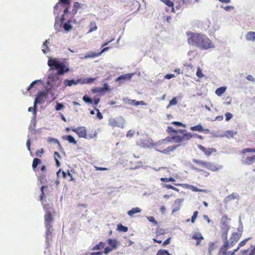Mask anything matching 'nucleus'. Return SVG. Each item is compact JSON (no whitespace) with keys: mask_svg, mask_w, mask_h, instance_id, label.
<instances>
[{"mask_svg":"<svg viewBox=\"0 0 255 255\" xmlns=\"http://www.w3.org/2000/svg\"><path fill=\"white\" fill-rule=\"evenodd\" d=\"M187 42L190 46L201 50H208L215 47L213 42L204 34L187 31Z\"/></svg>","mask_w":255,"mask_h":255,"instance_id":"f257e3e1","label":"nucleus"},{"mask_svg":"<svg viewBox=\"0 0 255 255\" xmlns=\"http://www.w3.org/2000/svg\"><path fill=\"white\" fill-rule=\"evenodd\" d=\"M71 6V0H59L53 8L54 15H55L54 28L60 31L61 25L65 21V15L69 12Z\"/></svg>","mask_w":255,"mask_h":255,"instance_id":"f03ea898","label":"nucleus"},{"mask_svg":"<svg viewBox=\"0 0 255 255\" xmlns=\"http://www.w3.org/2000/svg\"><path fill=\"white\" fill-rule=\"evenodd\" d=\"M47 65L50 70H55L57 75L62 76L68 73L70 69L65 63V60H60L56 58L49 57Z\"/></svg>","mask_w":255,"mask_h":255,"instance_id":"7ed1b4c3","label":"nucleus"},{"mask_svg":"<svg viewBox=\"0 0 255 255\" xmlns=\"http://www.w3.org/2000/svg\"><path fill=\"white\" fill-rule=\"evenodd\" d=\"M46 95L45 93L43 91H39L38 92L36 95L34 101V105L33 107V117L32 118V123L34 124V125H36V113H37V104H41L43 101V98L46 97Z\"/></svg>","mask_w":255,"mask_h":255,"instance_id":"20e7f679","label":"nucleus"},{"mask_svg":"<svg viewBox=\"0 0 255 255\" xmlns=\"http://www.w3.org/2000/svg\"><path fill=\"white\" fill-rule=\"evenodd\" d=\"M125 121L122 117H119L116 118H110L109 120V124L113 127H119L124 128Z\"/></svg>","mask_w":255,"mask_h":255,"instance_id":"39448f33","label":"nucleus"},{"mask_svg":"<svg viewBox=\"0 0 255 255\" xmlns=\"http://www.w3.org/2000/svg\"><path fill=\"white\" fill-rule=\"evenodd\" d=\"M241 236V234H238L237 233H232L229 241H228V248L233 247V246L239 240Z\"/></svg>","mask_w":255,"mask_h":255,"instance_id":"423d86ee","label":"nucleus"},{"mask_svg":"<svg viewBox=\"0 0 255 255\" xmlns=\"http://www.w3.org/2000/svg\"><path fill=\"white\" fill-rule=\"evenodd\" d=\"M72 130L78 134L79 137L86 138L88 137L87 130L84 127H79L77 128H73Z\"/></svg>","mask_w":255,"mask_h":255,"instance_id":"0eeeda50","label":"nucleus"},{"mask_svg":"<svg viewBox=\"0 0 255 255\" xmlns=\"http://www.w3.org/2000/svg\"><path fill=\"white\" fill-rule=\"evenodd\" d=\"M60 75L55 73H50L48 75L47 79V85H54L56 81L60 80Z\"/></svg>","mask_w":255,"mask_h":255,"instance_id":"6e6552de","label":"nucleus"},{"mask_svg":"<svg viewBox=\"0 0 255 255\" xmlns=\"http://www.w3.org/2000/svg\"><path fill=\"white\" fill-rule=\"evenodd\" d=\"M81 80L80 78H79L77 80H75L74 79H65L63 81L64 87L62 90H63L66 87H71L73 85H77L79 83H81Z\"/></svg>","mask_w":255,"mask_h":255,"instance_id":"1a4fd4ad","label":"nucleus"},{"mask_svg":"<svg viewBox=\"0 0 255 255\" xmlns=\"http://www.w3.org/2000/svg\"><path fill=\"white\" fill-rule=\"evenodd\" d=\"M205 168L212 171H217L223 169V166L215 163L207 162Z\"/></svg>","mask_w":255,"mask_h":255,"instance_id":"9d476101","label":"nucleus"},{"mask_svg":"<svg viewBox=\"0 0 255 255\" xmlns=\"http://www.w3.org/2000/svg\"><path fill=\"white\" fill-rule=\"evenodd\" d=\"M133 75V73H128L122 75L116 79V81L122 83L125 81L130 80Z\"/></svg>","mask_w":255,"mask_h":255,"instance_id":"9b49d317","label":"nucleus"},{"mask_svg":"<svg viewBox=\"0 0 255 255\" xmlns=\"http://www.w3.org/2000/svg\"><path fill=\"white\" fill-rule=\"evenodd\" d=\"M46 231V245L48 246L49 245V241L51 240L52 238V231H53L52 229V225H46L45 226Z\"/></svg>","mask_w":255,"mask_h":255,"instance_id":"f8f14e48","label":"nucleus"},{"mask_svg":"<svg viewBox=\"0 0 255 255\" xmlns=\"http://www.w3.org/2000/svg\"><path fill=\"white\" fill-rule=\"evenodd\" d=\"M230 220V219L226 216L224 215L221 218V230H229L230 229V227L228 225V223L227 222V220Z\"/></svg>","mask_w":255,"mask_h":255,"instance_id":"ddd939ff","label":"nucleus"},{"mask_svg":"<svg viewBox=\"0 0 255 255\" xmlns=\"http://www.w3.org/2000/svg\"><path fill=\"white\" fill-rule=\"evenodd\" d=\"M183 201V199H176L173 204V209L172 210V213L173 214L175 212L178 211L181 208V204Z\"/></svg>","mask_w":255,"mask_h":255,"instance_id":"4468645a","label":"nucleus"},{"mask_svg":"<svg viewBox=\"0 0 255 255\" xmlns=\"http://www.w3.org/2000/svg\"><path fill=\"white\" fill-rule=\"evenodd\" d=\"M71 22L72 20L71 19L68 20L66 22H63V23L61 25V26L62 25L64 30L66 32H69L73 28V26L71 24Z\"/></svg>","mask_w":255,"mask_h":255,"instance_id":"2eb2a0df","label":"nucleus"},{"mask_svg":"<svg viewBox=\"0 0 255 255\" xmlns=\"http://www.w3.org/2000/svg\"><path fill=\"white\" fill-rule=\"evenodd\" d=\"M192 238L193 239H194V240H196V246L199 245L201 240H202L204 239V238H203V236L202 235V234L201 233H197L194 234L192 236Z\"/></svg>","mask_w":255,"mask_h":255,"instance_id":"dca6fc26","label":"nucleus"},{"mask_svg":"<svg viewBox=\"0 0 255 255\" xmlns=\"http://www.w3.org/2000/svg\"><path fill=\"white\" fill-rule=\"evenodd\" d=\"M180 146V145H174L172 146H169L166 148L165 149L160 151L161 153H163L164 154H168L170 152L173 151L175 149H176L177 147H178Z\"/></svg>","mask_w":255,"mask_h":255,"instance_id":"f3484780","label":"nucleus"},{"mask_svg":"<svg viewBox=\"0 0 255 255\" xmlns=\"http://www.w3.org/2000/svg\"><path fill=\"white\" fill-rule=\"evenodd\" d=\"M62 138L64 140L68 141L70 143H73L74 144H77V141L75 140V138L71 135H63L62 136Z\"/></svg>","mask_w":255,"mask_h":255,"instance_id":"a211bd4d","label":"nucleus"},{"mask_svg":"<svg viewBox=\"0 0 255 255\" xmlns=\"http://www.w3.org/2000/svg\"><path fill=\"white\" fill-rule=\"evenodd\" d=\"M228 242L224 243V244L220 248V249L219 250V252L218 253V255H226L227 251L229 249L228 247Z\"/></svg>","mask_w":255,"mask_h":255,"instance_id":"6ab92c4d","label":"nucleus"},{"mask_svg":"<svg viewBox=\"0 0 255 255\" xmlns=\"http://www.w3.org/2000/svg\"><path fill=\"white\" fill-rule=\"evenodd\" d=\"M246 39L247 41H255V32L249 31L246 34Z\"/></svg>","mask_w":255,"mask_h":255,"instance_id":"aec40b11","label":"nucleus"},{"mask_svg":"<svg viewBox=\"0 0 255 255\" xmlns=\"http://www.w3.org/2000/svg\"><path fill=\"white\" fill-rule=\"evenodd\" d=\"M137 144L142 147L150 148L151 146V143L146 140H140L137 142Z\"/></svg>","mask_w":255,"mask_h":255,"instance_id":"412c9836","label":"nucleus"},{"mask_svg":"<svg viewBox=\"0 0 255 255\" xmlns=\"http://www.w3.org/2000/svg\"><path fill=\"white\" fill-rule=\"evenodd\" d=\"M82 4L78 2H74L72 10V16L74 17L77 12V10L81 7Z\"/></svg>","mask_w":255,"mask_h":255,"instance_id":"4be33fe9","label":"nucleus"},{"mask_svg":"<svg viewBox=\"0 0 255 255\" xmlns=\"http://www.w3.org/2000/svg\"><path fill=\"white\" fill-rule=\"evenodd\" d=\"M53 220V217L50 212L47 213L45 215V226L48 225H51L50 223Z\"/></svg>","mask_w":255,"mask_h":255,"instance_id":"5701e85b","label":"nucleus"},{"mask_svg":"<svg viewBox=\"0 0 255 255\" xmlns=\"http://www.w3.org/2000/svg\"><path fill=\"white\" fill-rule=\"evenodd\" d=\"M108 244L113 250L116 249L118 246V242L116 239H109L107 240Z\"/></svg>","mask_w":255,"mask_h":255,"instance_id":"b1692460","label":"nucleus"},{"mask_svg":"<svg viewBox=\"0 0 255 255\" xmlns=\"http://www.w3.org/2000/svg\"><path fill=\"white\" fill-rule=\"evenodd\" d=\"M198 147L204 153L207 155H210L212 153V149H210V148H206L203 146L198 144L197 145Z\"/></svg>","mask_w":255,"mask_h":255,"instance_id":"393cba45","label":"nucleus"},{"mask_svg":"<svg viewBox=\"0 0 255 255\" xmlns=\"http://www.w3.org/2000/svg\"><path fill=\"white\" fill-rule=\"evenodd\" d=\"M255 160V155L252 156H248L247 158L242 161V163L244 164L250 165Z\"/></svg>","mask_w":255,"mask_h":255,"instance_id":"a878e982","label":"nucleus"},{"mask_svg":"<svg viewBox=\"0 0 255 255\" xmlns=\"http://www.w3.org/2000/svg\"><path fill=\"white\" fill-rule=\"evenodd\" d=\"M141 211V209L138 207H135L132 208L131 210L128 212V216L132 217L134 214L140 213Z\"/></svg>","mask_w":255,"mask_h":255,"instance_id":"bb28decb","label":"nucleus"},{"mask_svg":"<svg viewBox=\"0 0 255 255\" xmlns=\"http://www.w3.org/2000/svg\"><path fill=\"white\" fill-rule=\"evenodd\" d=\"M175 185H177V186H183L184 187H186L187 188L190 189L193 191H194V192H198V191H199V189L197 188L196 187H195L193 185H189L187 184H177Z\"/></svg>","mask_w":255,"mask_h":255,"instance_id":"cd10ccee","label":"nucleus"},{"mask_svg":"<svg viewBox=\"0 0 255 255\" xmlns=\"http://www.w3.org/2000/svg\"><path fill=\"white\" fill-rule=\"evenodd\" d=\"M97 78H92L90 77L88 78H80L81 80V84H90L93 82L95 80H96Z\"/></svg>","mask_w":255,"mask_h":255,"instance_id":"c85d7f7f","label":"nucleus"},{"mask_svg":"<svg viewBox=\"0 0 255 255\" xmlns=\"http://www.w3.org/2000/svg\"><path fill=\"white\" fill-rule=\"evenodd\" d=\"M190 129L192 131H196L199 132L203 131L204 130L202 125L200 124L195 126L191 127Z\"/></svg>","mask_w":255,"mask_h":255,"instance_id":"c756f323","label":"nucleus"},{"mask_svg":"<svg viewBox=\"0 0 255 255\" xmlns=\"http://www.w3.org/2000/svg\"><path fill=\"white\" fill-rule=\"evenodd\" d=\"M226 90V87L222 86L217 88L215 91V93L218 96H221L224 94Z\"/></svg>","mask_w":255,"mask_h":255,"instance_id":"7c9ffc66","label":"nucleus"},{"mask_svg":"<svg viewBox=\"0 0 255 255\" xmlns=\"http://www.w3.org/2000/svg\"><path fill=\"white\" fill-rule=\"evenodd\" d=\"M49 43L48 40H46L45 42L43 43L42 45V52L44 54H47V52L49 51V49L48 48L47 46V44Z\"/></svg>","mask_w":255,"mask_h":255,"instance_id":"2f4dec72","label":"nucleus"},{"mask_svg":"<svg viewBox=\"0 0 255 255\" xmlns=\"http://www.w3.org/2000/svg\"><path fill=\"white\" fill-rule=\"evenodd\" d=\"M38 83H40L42 85L43 84V83L41 79L34 80L32 82L29 86L27 87V91L30 90L33 87H34V85Z\"/></svg>","mask_w":255,"mask_h":255,"instance_id":"473e14b6","label":"nucleus"},{"mask_svg":"<svg viewBox=\"0 0 255 255\" xmlns=\"http://www.w3.org/2000/svg\"><path fill=\"white\" fill-rule=\"evenodd\" d=\"M193 137V135L190 132H188L187 131L184 133L182 136L183 141L189 140L191 138Z\"/></svg>","mask_w":255,"mask_h":255,"instance_id":"72a5a7b5","label":"nucleus"},{"mask_svg":"<svg viewBox=\"0 0 255 255\" xmlns=\"http://www.w3.org/2000/svg\"><path fill=\"white\" fill-rule=\"evenodd\" d=\"M41 163V161L40 159L38 158H34L32 162V168L33 170H35V169L37 167L38 165L40 164Z\"/></svg>","mask_w":255,"mask_h":255,"instance_id":"f704fd0d","label":"nucleus"},{"mask_svg":"<svg viewBox=\"0 0 255 255\" xmlns=\"http://www.w3.org/2000/svg\"><path fill=\"white\" fill-rule=\"evenodd\" d=\"M217 248V247L215 246L214 243L210 242L209 244L208 248V254L209 255H212V251L215 250Z\"/></svg>","mask_w":255,"mask_h":255,"instance_id":"c9c22d12","label":"nucleus"},{"mask_svg":"<svg viewBox=\"0 0 255 255\" xmlns=\"http://www.w3.org/2000/svg\"><path fill=\"white\" fill-rule=\"evenodd\" d=\"M55 89V85H47L45 87V91H43L45 95L47 96L48 94H49L52 90Z\"/></svg>","mask_w":255,"mask_h":255,"instance_id":"e433bc0d","label":"nucleus"},{"mask_svg":"<svg viewBox=\"0 0 255 255\" xmlns=\"http://www.w3.org/2000/svg\"><path fill=\"white\" fill-rule=\"evenodd\" d=\"M229 230H222V238L224 241V243L228 242V233Z\"/></svg>","mask_w":255,"mask_h":255,"instance_id":"4c0bfd02","label":"nucleus"},{"mask_svg":"<svg viewBox=\"0 0 255 255\" xmlns=\"http://www.w3.org/2000/svg\"><path fill=\"white\" fill-rule=\"evenodd\" d=\"M193 161L194 162L198 164V165H200L201 166H202L203 167H205V168L207 163V161H205L203 160H198V159H193Z\"/></svg>","mask_w":255,"mask_h":255,"instance_id":"58836bf2","label":"nucleus"},{"mask_svg":"<svg viewBox=\"0 0 255 255\" xmlns=\"http://www.w3.org/2000/svg\"><path fill=\"white\" fill-rule=\"evenodd\" d=\"M117 230L120 232H126L128 231V228L122 224H119L117 225Z\"/></svg>","mask_w":255,"mask_h":255,"instance_id":"ea45409f","label":"nucleus"},{"mask_svg":"<svg viewBox=\"0 0 255 255\" xmlns=\"http://www.w3.org/2000/svg\"><path fill=\"white\" fill-rule=\"evenodd\" d=\"M171 138L175 142L178 143L183 141L182 136L178 135H172Z\"/></svg>","mask_w":255,"mask_h":255,"instance_id":"a19ab883","label":"nucleus"},{"mask_svg":"<svg viewBox=\"0 0 255 255\" xmlns=\"http://www.w3.org/2000/svg\"><path fill=\"white\" fill-rule=\"evenodd\" d=\"M100 55V53H89L85 55L84 58H95L96 57L99 56Z\"/></svg>","mask_w":255,"mask_h":255,"instance_id":"79ce46f5","label":"nucleus"},{"mask_svg":"<svg viewBox=\"0 0 255 255\" xmlns=\"http://www.w3.org/2000/svg\"><path fill=\"white\" fill-rule=\"evenodd\" d=\"M90 28L88 31L87 33H90L92 32L93 31L96 30L97 29V26L95 22H93L90 23Z\"/></svg>","mask_w":255,"mask_h":255,"instance_id":"37998d69","label":"nucleus"},{"mask_svg":"<svg viewBox=\"0 0 255 255\" xmlns=\"http://www.w3.org/2000/svg\"><path fill=\"white\" fill-rule=\"evenodd\" d=\"M38 181L40 182L41 184H44L47 181L45 175L43 174H41L40 176H38Z\"/></svg>","mask_w":255,"mask_h":255,"instance_id":"c03bdc74","label":"nucleus"},{"mask_svg":"<svg viewBox=\"0 0 255 255\" xmlns=\"http://www.w3.org/2000/svg\"><path fill=\"white\" fill-rule=\"evenodd\" d=\"M156 255H171L166 250H159L157 251Z\"/></svg>","mask_w":255,"mask_h":255,"instance_id":"a18cd8bd","label":"nucleus"},{"mask_svg":"<svg viewBox=\"0 0 255 255\" xmlns=\"http://www.w3.org/2000/svg\"><path fill=\"white\" fill-rule=\"evenodd\" d=\"M236 134H237V132H236V131L234 132L232 130H227L225 133V136L226 137H227V138H229L230 137H233L234 135Z\"/></svg>","mask_w":255,"mask_h":255,"instance_id":"49530a36","label":"nucleus"},{"mask_svg":"<svg viewBox=\"0 0 255 255\" xmlns=\"http://www.w3.org/2000/svg\"><path fill=\"white\" fill-rule=\"evenodd\" d=\"M83 100L87 104H91L92 99L87 95H85L83 97Z\"/></svg>","mask_w":255,"mask_h":255,"instance_id":"de8ad7c7","label":"nucleus"},{"mask_svg":"<svg viewBox=\"0 0 255 255\" xmlns=\"http://www.w3.org/2000/svg\"><path fill=\"white\" fill-rule=\"evenodd\" d=\"M104 243L103 242H100L99 244H97L92 249L93 250H98L104 248Z\"/></svg>","mask_w":255,"mask_h":255,"instance_id":"09e8293b","label":"nucleus"},{"mask_svg":"<svg viewBox=\"0 0 255 255\" xmlns=\"http://www.w3.org/2000/svg\"><path fill=\"white\" fill-rule=\"evenodd\" d=\"M64 108V105L63 103H58L57 102L56 103V105L55 106V110L56 111H60L62 110Z\"/></svg>","mask_w":255,"mask_h":255,"instance_id":"8fccbe9b","label":"nucleus"},{"mask_svg":"<svg viewBox=\"0 0 255 255\" xmlns=\"http://www.w3.org/2000/svg\"><path fill=\"white\" fill-rule=\"evenodd\" d=\"M177 103V100L175 97L173 98L170 101L169 105L167 107L168 108L169 107L176 105Z\"/></svg>","mask_w":255,"mask_h":255,"instance_id":"3c124183","label":"nucleus"},{"mask_svg":"<svg viewBox=\"0 0 255 255\" xmlns=\"http://www.w3.org/2000/svg\"><path fill=\"white\" fill-rule=\"evenodd\" d=\"M242 153L244 154L247 152H255V148H246L243 149L242 151Z\"/></svg>","mask_w":255,"mask_h":255,"instance_id":"603ef678","label":"nucleus"},{"mask_svg":"<svg viewBox=\"0 0 255 255\" xmlns=\"http://www.w3.org/2000/svg\"><path fill=\"white\" fill-rule=\"evenodd\" d=\"M249 239H250V238H247V239H244L243 241H241V242L238 244V247H237L238 248V249H240V248H241V247H243V246H245V245L246 244V243H247V241H248Z\"/></svg>","mask_w":255,"mask_h":255,"instance_id":"864d4df0","label":"nucleus"},{"mask_svg":"<svg viewBox=\"0 0 255 255\" xmlns=\"http://www.w3.org/2000/svg\"><path fill=\"white\" fill-rule=\"evenodd\" d=\"M163 187H165L167 189H173L175 191H179V189H177V188L174 187L173 186L171 185H170V184H164L163 185Z\"/></svg>","mask_w":255,"mask_h":255,"instance_id":"5fc2aeb1","label":"nucleus"},{"mask_svg":"<svg viewBox=\"0 0 255 255\" xmlns=\"http://www.w3.org/2000/svg\"><path fill=\"white\" fill-rule=\"evenodd\" d=\"M160 180L162 182H169V181L173 182V181H175V179L173 177H169V178L162 177V178H161Z\"/></svg>","mask_w":255,"mask_h":255,"instance_id":"6e6d98bb","label":"nucleus"},{"mask_svg":"<svg viewBox=\"0 0 255 255\" xmlns=\"http://www.w3.org/2000/svg\"><path fill=\"white\" fill-rule=\"evenodd\" d=\"M103 93L109 91L110 90L109 85L107 83L104 84L103 87H101Z\"/></svg>","mask_w":255,"mask_h":255,"instance_id":"4d7b16f0","label":"nucleus"},{"mask_svg":"<svg viewBox=\"0 0 255 255\" xmlns=\"http://www.w3.org/2000/svg\"><path fill=\"white\" fill-rule=\"evenodd\" d=\"M166 5L168 6L169 7H172V10H174V8L173 7L174 6V3L172 1H171L170 0H164V2Z\"/></svg>","mask_w":255,"mask_h":255,"instance_id":"13d9d810","label":"nucleus"},{"mask_svg":"<svg viewBox=\"0 0 255 255\" xmlns=\"http://www.w3.org/2000/svg\"><path fill=\"white\" fill-rule=\"evenodd\" d=\"M26 147L27 148V149L30 151V153L31 154L32 152H31V148H30V145H31V140L30 138L29 137V135H28V139L26 141Z\"/></svg>","mask_w":255,"mask_h":255,"instance_id":"bf43d9fd","label":"nucleus"},{"mask_svg":"<svg viewBox=\"0 0 255 255\" xmlns=\"http://www.w3.org/2000/svg\"><path fill=\"white\" fill-rule=\"evenodd\" d=\"M147 218L150 222L152 223L154 225H157L158 222L156 221V220L155 219V218L153 216L147 217Z\"/></svg>","mask_w":255,"mask_h":255,"instance_id":"052dcab7","label":"nucleus"},{"mask_svg":"<svg viewBox=\"0 0 255 255\" xmlns=\"http://www.w3.org/2000/svg\"><path fill=\"white\" fill-rule=\"evenodd\" d=\"M198 213H199L197 211H196L193 213V214L192 216L191 217V222L192 223H194L195 222V220L198 215Z\"/></svg>","mask_w":255,"mask_h":255,"instance_id":"680f3d73","label":"nucleus"},{"mask_svg":"<svg viewBox=\"0 0 255 255\" xmlns=\"http://www.w3.org/2000/svg\"><path fill=\"white\" fill-rule=\"evenodd\" d=\"M92 92L93 93H103L101 87H95L94 88H93L92 90Z\"/></svg>","mask_w":255,"mask_h":255,"instance_id":"e2e57ef3","label":"nucleus"},{"mask_svg":"<svg viewBox=\"0 0 255 255\" xmlns=\"http://www.w3.org/2000/svg\"><path fill=\"white\" fill-rule=\"evenodd\" d=\"M48 141L50 142H53L55 144H58L59 145H60V143L58 141V140L56 138H54L53 137H49L48 138Z\"/></svg>","mask_w":255,"mask_h":255,"instance_id":"0e129e2a","label":"nucleus"},{"mask_svg":"<svg viewBox=\"0 0 255 255\" xmlns=\"http://www.w3.org/2000/svg\"><path fill=\"white\" fill-rule=\"evenodd\" d=\"M95 110L97 112L96 115L97 118L99 120L102 119L103 118V116L101 113L100 112L99 110L96 108H95Z\"/></svg>","mask_w":255,"mask_h":255,"instance_id":"69168bd1","label":"nucleus"},{"mask_svg":"<svg viewBox=\"0 0 255 255\" xmlns=\"http://www.w3.org/2000/svg\"><path fill=\"white\" fill-rule=\"evenodd\" d=\"M221 7L224 8L226 11H229L230 10H233L234 9V6L232 5H228L224 6L223 5L221 6Z\"/></svg>","mask_w":255,"mask_h":255,"instance_id":"338daca9","label":"nucleus"},{"mask_svg":"<svg viewBox=\"0 0 255 255\" xmlns=\"http://www.w3.org/2000/svg\"><path fill=\"white\" fill-rule=\"evenodd\" d=\"M196 76L199 78L203 77L204 75L202 74V70L200 68H198L196 71Z\"/></svg>","mask_w":255,"mask_h":255,"instance_id":"774afa93","label":"nucleus"}]
</instances>
